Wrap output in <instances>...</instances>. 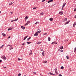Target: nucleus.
Returning a JSON list of instances; mask_svg holds the SVG:
<instances>
[{
	"mask_svg": "<svg viewBox=\"0 0 76 76\" xmlns=\"http://www.w3.org/2000/svg\"><path fill=\"white\" fill-rule=\"evenodd\" d=\"M18 20V18L14 20L11 21V22H13L17 21Z\"/></svg>",
	"mask_w": 76,
	"mask_h": 76,
	"instance_id": "nucleus-1",
	"label": "nucleus"
},
{
	"mask_svg": "<svg viewBox=\"0 0 76 76\" xmlns=\"http://www.w3.org/2000/svg\"><path fill=\"white\" fill-rule=\"evenodd\" d=\"M30 23V21H28L27 22V23L24 25V26H26V25H28V23Z\"/></svg>",
	"mask_w": 76,
	"mask_h": 76,
	"instance_id": "nucleus-2",
	"label": "nucleus"
},
{
	"mask_svg": "<svg viewBox=\"0 0 76 76\" xmlns=\"http://www.w3.org/2000/svg\"><path fill=\"white\" fill-rule=\"evenodd\" d=\"M9 46H10V50H12V49H13V48H12V45H9Z\"/></svg>",
	"mask_w": 76,
	"mask_h": 76,
	"instance_id": "nucleus-3",
	"label": "nucleus"
},
{
	"mask_svg": "<svg viewBox=\"0 0 76 76\" xmlns=\"http://www.w3.org/2000/svg\"><path fill=\"white\" fill-rule=\"evenodd\" d=\"M2 58L3 59H4V60H6V57H5V56H2Z\"/></svg>",
	"mask_w": 76,
	"mask_h": 76,
	"instance_id": "nucleus-4",
	"label": "nucleus"
},
{
	"mask_svg": "<svg viewBox=\"0 0 76 76\" xmlns=\"http://www.w3.org/2000/svg\"><path fill=\"white\" fill-rule=\"evenodd\" d=\"M67 20V18H65L62 21L65 22V21Z\"/></svg>",
	"mask_w": 76,
	"mask_h": 76,
	"instance_id": "nucleus-5",
	"label": "nucleus"
},
{
	"mask_svg": "<svg viewBox=\"0 0 76 76\" xmlns=\"http://www.w3.org/2000/svg\"><path fill=\"white\" fill-rule=\"evenodd\" d=\"M70 22V20L68 21L67 22H66L65 23V25H67V24H68V23H69V22Z\"/></svg>",
	"mask_w": 76,
	"mask_h": 76,
	"instance_id": "nucleus-6",
	"label": "nucleus"
},
{
	"mask_svg": "<svg viewBox=\"0 0 76 76\" xmlns=\"http://www.w3.org/2000/svg\"><path fill=\"white\" fill-rule=\"evenodd\" d=\"M76 25V22H75L73 24V27H75V25Z\"/></svg>",
	"mask_w": 76,
	"mask_h": 76,
	"instance_id": "nucleus-7",
	"label": "nucleus"
},
{
	"mask_svg": "<svg viewBox=\"0 0 76 76\" xmlns=\"http://www.w3.org/2000/svg\"><path fill=\"white\" fill-rule=\"evenodd\" d=\"M53 0H50L48 2V3H50V2H53Z\"/></svg>",
	"mask_w": 76,
	"mask_h": 76,
	"instance_id": "nucleus-8",
	"label": "nucleus"
},
{
	"mask_svg": "<svg viewBox=\"0 0 76 76\" xmlns=\"http://www.w3.org/2000/svg\"><path fill=\"white\" fill-rule=\"evenodd\" d=\"M13 2H10V3L9 4V5H12L13 4Z\"/></svg>",
	"mask_w": 76,
	"mask_h": 76,
	"instance_id": "nucleus-9",
	"label": "nucleus"
},
{
	"mask_svg": "<svg viewBox=\"0 0 76 76\" xmlns=\"http://www.w3.org/2000/svg\"><path fill=\"white\" fill-rule=\"evenodd\" d=\"M21 27L22 29H25V28L23 26H21Z\"/></svg>",
	"mask_w": 76,
	"mask_h": 76,
	"instance_id": "nucleus-10",
	"label": "nucleus"
},
{
	"mask_svg": "<svg viewBox=\"0 0 76 76\" xmlns=\"http://www.w3.org/2000/svg\"><path fill=\"white\" fill-rule=\"evenodd\" d=\"M38 33H37L34 34V36H38Z\"/></svg>",
	"mask_w": 76,
	"mask_h": 76,
	"instance_id": "nucleus-11",
	"label": "nucleus"
},
{
	"mask_svg": "<svg viewBox=\"0 0 76 76\" xmlns=\"http://www.w3.org/2000/svg\"><path fill=\"white\" fill-rule=\"evenodd\" d=\"M50 20V21H52V20H53V19L52 18H50L49 19Z\"/></svg>",
	"mask_w": 76,
	"mask_h": 76,
	"instance_id": "nucleus-12",
	"label": "nucleus"
},
{
	"mask_svg": "<svg viewBox=\"0 0 76 76\" xmlns=\"http://www.w3.org/2000/svg\"><path fill=\"white\" fill-rule=\"evenodd\" d=\"M65 5H66V3H64L63 4V6H62L63 8V7H64V6H65Z\"/></svg>",
	"mask_w": 76,
	"mask_h": 76,
	"instance_id": "nucleus-13",
	"label": "nucleus"
},
{
	"mask_svg": "<svg viewBox=\"0 0 76 76\" xmlns=\"http://www.w3.org/2000/svg\"><path fill=\"white\" fill-rule=\"evenodd\" d=\"M59 13L60 15H63V12H60Z\"/></svg>",
	"mask_w": 76,
	"mask_h": 76,
	"instance_id": "nucleus-14",
	"label": "nucleus"
},
{
	"mask_svg": "<svg viewBox=\"0 0 76 76\" xmlns=\"http://www.w3.org/2000/svg\"><path fill=\"white\" fill-rule=\"evenodd\" d=\"M2 35L3 36H4V37H6V34L4 33H2Z\"/></svg>",
	"mask_w": 76,
	"mask_h": 76,
	"instance_id": "nucleus-15",
	"label": "nucleus"
},
{
	"mask_svg": "<svg viewBox=\"0 0 76 76\" xmlns=\"http://www.w3.org/2000/svg\"><path fill=\"white\" fill-rule=\"evenodd\" d=\"M54 43L55 44H56L57 43H56L55 42H52V44H53Z\"/></svg>",
	"mask_w": 76,
	"mask_h": 76,
	"instance_id": "nucleus-16",
	"label": "nucleus"
},
{
	"mask_svg": "<svg viewBox=\"0 0 76 76\" xmlns=\"http://www.w3.org/2000/svg\"><path fill=\"white\" fill-rule=\"evenodd\" d=\"M45 53V52L44 51H43V52L42 53V55L43 56H44L45 53Z\"/></svg>",
	"mask_w": 76,
	"mask_h": 76,
	"instance_id": "nucleus-17",
	"label": "nucleus"
},
{
	"mask_svg": "<svg viewBox=\"0 0 76 76\" xmlns=\"http://www.w3.org/2000/svg\"><path fill=\"white\" fill-rule=\"evenodd\" d=\"M48 74H50V75H54L53 74V73H51V72H49Z\"/></svg>",
	"mask_w": 76,
	"mask_h": 76,
	"instance_id": "nucleus-18",
	"label": "nucleus"
},
{
	"mask_svg": "<svg viewBox=\"0 0 76 76\" xmlns=\"http://www.w3.org/2000/svg\"><path fill=\"white\" fill-rule=\"evenodd\" d=\"M48 40L49 41H50V39H51V38H50V37H48Z\"/></svg>",
	"mask_w": 76,
	"mask_h": 76,
	"instance_id": "nucleus-19",
	"label": "nucleus"
},
{
	"mask_svg": "<svg viewBox=\"0 0 76 76\" xmlns=\"http://www.w3.org/2000/svg\"><path fill=\"white\" fill-rule=\"evenodd\" d=\"M28 19V17L26 16L25 17V19H26L25 20H26V19Z\"/></svg>",
	"mask_w": 76,
	"mask_h": 76,
	"instance_id": "nucleus-20",
	"label": "nucleus"
},
{
	"mask_svg": "<svg viewBox=\"0 0 76 76\" xmlns=\"http://www.w3.org/2000/svg\"><path fill=\"white\" fill-rule=\"evenodd\" d=\"M41 32V31H38L37 32H36V33H37L38 34H39V33H40V32Z\"/></svg>",
	"mask_w": 76,
	"mask_h": 76,
	"instance_id": "nucleus-21",
	"label": "nucleus"
},
{
	"mask_svg": "<svg viewBox=\"0 0 76 76\" xmlns=\"http://www.w3.org/2000/svg\"><path fill=\"white\" fill-rule=\"evenodd\" d=\"M12 28H8V31H10V30H12Z\"/></svg>",
	"mask_w": 76,
	"mask_h": 76,
	"instance_id": "nucleus-22",
	"label": "nucleus"
},
{
	"mask_svg": "<svg viewBox=\"0 0 76 76\" xmlns=\"http://www.w3.org/2000/svg\"><path fill=\"white\" fill-rule=\"evenodd\" d=\"M27 37H28V36L25 37L23 39V40H25L26 39V38H27Z\"/></svg>",
	"mask_w": 76,
	"mask_h": 76,
	"instance_id": "nucleus-23",
	"label": "nucleus"
},
{
	"mask_svg": "<svg viewBox=\"0 0 76 76\" xmlns=\"http://www.w3.org/2000/svg\"><path fill=\"white\" fill-rule=\"evenodd\" d=\"M47 61H45L43 62V63H47Z\"/></svg>",
	"mask_w": 76,
	"mask_h": 76,
	"instance_id": "nucleus-24",
	"label": "nucleus"
},
{
	"mask_svg": "<svg viewBox=\"0 0 76 76\" xmlns=\"http://www.w3.org/2000/svg\"><path fill=\"white\" fill-rule=\"evenodd\" d=\"M55 72H57V69H55Z\"/></svg>",
	"mask_w": 76,
	"mask_h": 76,
	"instance_id": "nucleus-25",
	"label": "nucleus"
},
{
	"mask_svg": "<svg viewBox=\"0 0 76 76\" xmlns=\"http://www.w3.org/2000/svg\"><path fill=\"white\" fill-rule=\"evenodd\" d=\"M23 58L20 59V58H18V60L19 61H20V60H23Z\"/></svg>",
	"mask_w": 76,
	"mask_h": 76,
	"instance_id": "nucleus-26",
	"label": "nucleus"
},
{
	"mask_svg": "<svg viewBox=\"0 0 76 76\" xmlns=\"http://www.w3.org/2000/svg\"><path fill=\"white\" fill-rule=\"evenodd\" d=\"M74 52H75V51H76V47L74 49Z\"/></svg>",
	"mask_w": 76,
	"mask_h": 76,
	"instance_id": "nucleus-27",
	"label": "nucleus"
},
{
	"mask_svg": "<svg viewBox=\"0 0 76 76\" xmlns=\"http://www.w3.org/2000/svg\"><path fill=\"white\" fill-rule=\"evenodd\" d=\"M66 57L67 59L68 60V59H69V56H66Z\"/></svg>",
	"mask_w": 76,
	"mask_h": 76,
	"instance_id": "nucleus-28",
	"label": "nucleus"
},
{
	"mask_svg": "<svg viewBox=\"0 0 76 76\" xmlns=\"http://www.w3.org/2000/svg\"><path fill=\"white\" fill-rule=\"evenodd\" d=\"M31 53L29 54V56H31V55H32V50H31Z\"/></svg>",
	"mask_w": 76,
	"mask_h": 76,
	"instance_id": "nucleus-29",
	"label": "nucleus"
},
{
	"mask_svg": "<svg viewBox=\"0 0 76 76\" xmlns=\"http://www.w3.org/2000/svg\"><path fill=\"white\" fill-rule=\"evenodd\" d=\"M21 75H22L20 73H19L18 74V76H21Z\"/></svg>",
	"mask_w": 76,
	"mask_h": 76,
	"instance_id": "nucleus-30",
	"label": "nucleus"
},
{
	"mask_svg": "<svg viewBox=\"0 0 76 76\" xmlns=\"http://www.w3.org/2000/svg\"><path fill=\"white\" fill-rule=\"evenodd\" d=\"M4 47V45H2V46H1L0 47L1 48H3Z\"/></svg>",
	"mask_w": 76,
	"mask_h": 76,
	"instance_id": "nucleus-31",
	"label": "nucleus"
},
{
	"mask_svg": "<svg viewBox=\"0 0 76 76\" xmlns=\"http://www.w3.org/2000/svg\"><path fill=\"white\" fill-rule=\"evenodd\" d=\"M43 12H42L41 13H40V15H43Z\"/></svg>",
	"mask_w": 76,
	"mask_h": 76,
	"instance_id": "nucleus-32",
	"label": "nucleus"
},
{
	"mask_svg": "<svg viewBox=\"0 0 76 76\" xmlns=\"http://www.w3.org/2000/svg\"><path fill=\"white\" fill-rule=\"evenodd\" d=\"M63 46H61V48H60V49H63Z\"/></svg>",
	"mask_w": 76,
	"mask_h": 76,
	"instance_id": "nucleus-33",
	"label": "nucleus"
},
{
	"mask_svg": "<svg viewBox=\"0 0 76 76\" xmlns=\"http://www.w3.org/2000/svg\"><path fill=\"white\" fill-rule=\"evenodd\" d=\"M61 69H64V67L63 66H62L61 67Z\"/></svg>",
	"mask_w": 76,
	"mask_h": 76,
	"instance_id": "nucleus-34",
	"label": "nucleus"
},
{
	"mask_svg": "<svg viewBox=\"0 0 76 76\" xmlns=\"http://www.w3.org/2000/svg\"><path fill=\"white\" fill-rule=\"evenodd\" d=\"M47 33H45L44 34H43V35H47Z\"/></svg>",
	"mask_w": 76,
	"mask_h": 76,
	"instance_id": "nucleus-35",
	"label": "nucleus"
},
{
	"mask_svg": "<svg viewBox=\"0 0 76 76\" xmlns=\"http://www.w3.org/2000/svg\"><path fill=\"white\" fill-rule=\"evenodd\" d=\"M40 43H41V42H38L37 43V44H40Z\"/></svg>",
	"mask_w": 76,
	"mask_h": 76,
	"instance_id": "nucleus-36",
	"label": "nucleus"
},
{
	"mask_svg": "<svg viewBox=\"0 0 76 76\" xmlns=\"http://www.w3.org/2000/svg\"><path fill=\"white\" fill-rule=\"evenodd\" d=\"M35 24H36V25H37V24H38V22H36L35 23Z\"/></svg>",
	"mask_w": 76,
	"mask_h": 76,
	"instance_id": "nucleus-37",
	"label": "nucleus"
},
{
	"mask_svg": "<svg viewBox=\"0 0 76 76\" xmlns=\"http://www.w3.org/2000/svg\"><path fill=\"white\" fill-rule=\"evenodd\" d=\"M60 51L61 52H63V50H60Z\"/></svg>",
	"mask_w": 76,
	"mask_h": 76,
	"instance_id": "nucleus-38",
	"label": "nucleus"
},
{
	"mask_svg": "<svg viewBox=\"0 0 76 76\" xmlns=\"http://www.w3.org/2000/svg\"><path fill=\"white\" fill-rule=\"evenodd\" d=\"M33 74L34 75H36V73L34 72H33Z\"/></svg>",
	"mask_w": 76,
	"mask_h": 76,
	"instance_id": "nucleus-39",
	"label": "nucleus"
},
{
	"mask_svg": "<svg viewBox=\"0 0 76 76\" xmlns=\"http://www.w3.org/2000/svg\"><path fill=\"white\" fill-rule=\"evenodd\" d=\"M45 0H43L42 1V2H44V1H45Z\"/></svg>",
	"mask_w": 76,
	"mask_h": 76,
	"instance_id": "nucleus-40",
	"label": "nucleus"
},
{
	"mask_svg": "<svg viewBox=\"0 0 76 76\" xmlns=\"http://www.w3.org/2000/svg\"><path fill=\"white\" fill-rule=\"evenodd\" d=\"M33 9H34V10H35V9H36V7L33 8Z\"/></svg>",
	"mask_w": 76,
	"mask_h": 76,
	"instance_id": "nucleus-41",
	"label": "nucleus"
},
{
	"mask_svg": "<svg viewBox=\"0 0 76 76\" xmlns=\"http://www.w3.org/2000/svg\"><path fill=\"white\" fill-rule=\"evenodd\" d=\"M10 38V36H9L8 37V39Z\"/></svg>",
	"mask_w": 76,
	"mask_h": 76,
	"instance_id": "nucleus-42",
	"label": "nucleus"
},
{
	"mask_svg": "<svg viewBox=\"0 0 76 76\" xmlns=\"http://www.w3.org/2000/svg\"><path fill=\"white\" fill-rule=\"evenodd\" d=\"M58 76H62V75H61V74H59V75H58Z\"/></svg>",
	"mask_w": 76,
	"mask_h": 76,
	"instance_id": "nucleus-43",
	"label": "nucleus"
},
{
	"mask_svg": "<svg viewBox=\"0 0 76 76\" xmlns=\"http://www.w3.org/2000/svg\"><path fill=\"white\" fill-rule=\"evenodd\" d=\"M56 73V75H58V72H55Z\"/></svg>",
	"mask_w": 76,
	"mask_h": 76,
	"instance_id": "nucleus-44",
	"label": "nucleus"
},
{
	"mask_svg": "<svg viewBox=\"0 0 76 76\" xmlns=\"http://www.w3.org/2000/svg\"><path fill=\"white\" fill-rule=\"evenodd\" d=\"M27 44H30V42H27Z\"/></svg>",
	"mask_w": 76,
	"mask_h": 76,
	"instance_id": "nucleus-45",
	"label": "nucleus"
},
{
	"mask_svg": "<svg viewBox=\"0 0 76 76\" xmlns=\"http://www.w3.org/2000/svg\"><path fill=\"white\" fill-rule=\"evenodd\" d=\"M27 39L28 41H29V38H28Z\"/></svg>",
	"mask_w": 76,
	"mask_h": 76,
	"instance_id": "nucleus-46",
	"label": "nucleus"
},
{
	"mask_svg": "<svg viewBox=\"0 0 76 76\" xmlns=\"http://www.w3.org/2000/svg\"><path fill=\"white\" fill-rule=\"evenodd\" d=\"M22 45H25V43H23Z\"/></svg>",
	"mask_w": 76,
	"mask_h": 76,
	"instance_id": "nucleus-47",
	"label": "nucleus"
},
{
	"mask_svg": "<svg viewBox=\"0 0 76 76\" xmlns=\"http://www.w3.org/2000/svg\"><path fill=\"white\" fill-rule=\"evenodd\" d=\"M1 61H2L1 60H0V63H1Z\"/></svg>",
	"mask_w": 76,
	"mask_h": 76,
	"instance_id": "nucleus-48",
	"label": "nucleus"
},
{
	"mask_svg": "<svg viewBox=\"0 0 76 76\" xmlns=\"http://www.w3.org/2000/svg\"><path fill=\"white\" fill-rule=\"evenodd\" d=\"M75 11H76V9H75L74 10V12H75Z\"/></svg>",
	"mask_w": 76,
	"mask_h": 76,
	"instance_id": "nucleus-49",
	"label": "nucleus"
},
{
	"mask_svg": "<svg viewBox=\"0 0 76 76\" xmlns=\"http://www.w3.org/2000/svg\"><path fill=\"white\" fill-rule=\"evenodd\" d=\"M4 68L5 69H6V67L5 66L4 67Z\"/></svg>",
	"mask_w": 76,
	"mask_h": 76,
	"instance_id": "nucleus-50",
	"label": "nucleus"
},
{
	"mask_svg": "<svg viewBox=\"0 0 76 76\" xmlns=\"http://www.w3.org/2000/svg\"><path fill=\"white\" fill-rule=\"evenodd\" d=\"M62 10H63V7H62Z\"/></svg>",
	"mask_w": 76,
	"mask_h": 76,
	"instance_id": "nucleus-51",
	"label": "nucleus"
},
{
	"mask_svg": "<svg viewBox=\"0 0 76 76\" xmlns=\"http://www.w3.org/2000/svg\"><path fill=\"white\" fill-rule=\"evenodd\" d=\"M75 18H76V15L75 16Z\"/></svg>",
	"mask_w": 76,
	"mask_h": 76,
	"instance_id": "nucleus-52",
	"label": "nucleus"
},
{
	"mask_svg": "<svg viewBox=\"0 0 76 76\" xmlns=\"http://www.w3.org/2000/svg\"><path fill=\"white\" fill-rule=\"evenodd\" d=\"M49 7H51V6L50 5V6H49Z\"/></svg>",
	"mask_w": 76,
	"mask_h": 76,
	"instance_id": "nucleus-53",
	"label": "nucleus"
},
{
	"mask_svg": "<svg viewBox=\"0 0 76 76\" xmlns=\"http://www.w3.org/2000/svg\"><path fill=\"white\" fill-rule=\"evenodd\" d=\"M31 37H30L29 38V39H31Z\"/></svg>",
	"mask_w": 76,
	"mask_h": 76,
	"instance_id": "nucleus-54",
	"label": "nucleus"
},
{
	"mask_svg": "<svg viewBox=\"0 0 76 76\" xmlns=\"http://www.w3.org/2000/svg\"><path fill=\"white\" fill-rule=\"evenodd\" d=\"M11 13H13V12H11Z\"/></svg>",
	"mask_w": 76,
	"mask_h": 76,
	"instance_id": "nucleus-55",
	"label": "nucleus"
},
{
	"mask_svg": "<svg viewBox=\"0 0 76 76\" xmlns=\"http://www.w3.org/2000/svg\"><path fill=\"white\" fill-rule=\"evenodd\" d=\"M42 50H43L42 49V50H41V51H42Z\"/></svg>",
	"mask_w": 76,
	"mask_h": 76,
	"instance_id": "nucleus-56",
	"label": "nucleus"
},
{
	"mask_svg": "<svg viewBox=\"0 0 76 76\" xmlns=\"http://www.w3.org/2000/svg\"><path fill=\"white\" fill-rule=\"evenodd\" d=\"M68 41V40H65V41Z\"/></svg>",
	"mask_w": 76,
	"mask_h": 76,
	"instance_id": "nucleus-57",
	"label": "nucleus"
},
{
	"mask_svg": "<svg viewBox=\"0 0 76 76\" xmlns=\"http://www.w3.org/2000/svg\"><path fill=\"white\" fill-rule=\"evenodd\" d=\"M0 13H1V11H0Z\"/></svg>",
	"mask_w": 76,
	"mask_h": 76,
	"instance_id": "nucleus-58",
	"label": "nucleus"
},
{
	"mask_svg": "<svg viewBox=\"0 0 76 76\" xmlns=\"http://www.w3.org/2000/svg\"><path fill=\"white\" fill-rule=\"evenodd\" d=\"M30 43H32L31 42H30Z\"/></svg>",
	"mask_w": 76,
	"mask_h": 76,
	"instance_id": "nucleus-59",
	"label": "nucleus"
},
{
	"mask_svg": "<svg viewBox=\"0 0 76 76\" xmlns=\"http://www.w3.org/2000/svg\"><path fill=\"white\" fill-rule=\"evenodd\" d=\"M1 48V47H0V48Z\"/></svg>",
	"mask_w": 76,
	"mask_h": 76,
	"instance_id": "nucleus-60",
	"label": "nucleus"
}]
</instances>
